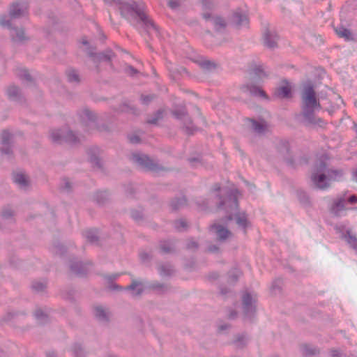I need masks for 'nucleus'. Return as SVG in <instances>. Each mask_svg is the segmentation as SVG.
<instances>
[{"mask_svg":"<svg viewBox=\"0 0 357 357\" xmlns=\"http://www.w3.org/2000/svg\"><path fill=\"white\" fill-rule=\"evenodd\" d=\"M109 6H115L123 18L137 29H143L146 31H158L153 20L145 12V6L142 2L134 0H103Z\"/></svg>","mask_w":357,"mask_h":357,"instance_id":"nucleus-1","label":"nucleus"},{"mask_svg":"<svg viewBox=\"0 0 357 357\" xmlns=\"http://www.w3.org/2000/svg\"><path fill=\"white\" fill-rule=\"evenodd\" d=\"M302 116L304 123L307 126H321L324 121L315 116V112L321 109L319 99L313 86L310 83L304 85L301 92Z\"/></svg>","mask_w":357,"mask_h":357,"instance_id":"nucleus-2","label":"nucleus"},{"mask_svg":"<svg viewBox=\"0 0 357 357\" xmlns=\"http://www.w3.org/2000/svg\"><path fill=\"white\" fill-rule=\"evenodd\" d=\"M342 171L338 169H328L326 164L319 161L314 166L311 175L313 185L319 190H326L331 185V182L338 181L342 176Z\"/></svg>","mask_w":357,"mask_h":357,"instance_id":"nucleus-3","label":"nucleus"},{"mask_svg":"<svg viewBox=\"0 0 357 357\" xmlns=\"http://www.w3.org/2000/svg\"><path fill=\"white\" fill-rule=\"evenodd\" d=\"M227 202H229V208H227V206L225 207L227 220H231L234 219L238 227L245 229L249 222L245 213L238 212V204L237 198L233 192H231L229 195Z\"/></svg>","mask_w":357,"mask_h":357,"instance_id":"nucleus-4","label":"nucleus"},{"mask_svg":"<svg viewBox=\"0 0 357 357\" xmlns=\"http://www.w3.org/2000/svg\"><path fill=\"white\" fill-rule=\"evenodd\" d=\"M242 307L245 318L252 319L256 313L257 296L256 294L245 291L242 294Z\"/></svg>","mask_w":357,"mask_h":357,"instance_id":"nucleus-5","label":"nucleus"},{"mask_svg":"<svg viewBox=\"0 0 357 357\" xmlns=\"http://www.w3.org/2000/svg\"><path fill=\"white\" fill-rule=\"evenodd\" d=\"M50 137L53 142L58 144H61L64 142L70 144H76L79 142L78 137L67 128L52 130L50 132Z\"/></svg>","mask_w":357,"mask_h":357,"instance_id":"nucleus-6","label":"nucleus"},{"mask_svg":"<svg viewBox=\"0 0 357 357\" xmlns=\"http://www.w3.org/2000/svg\"><path fill=\"white\" fill-rule=\"evenodd\" d=\"M132 159L134 162L143 169L153 172H158L161 169L160 167L146 155L134 153L132 155Z\"/></svg>","mask_w":357,"mask_h":357,"instance_id":"nucleus-7","label":"nucleus"},{"mask_svg":"<svg viewBox=\"0 0 357 357\" xmlns=\"http://www.w3.org/2000/svg\"><path fill=\"white\" fill-rule=\"evenodd\" d=\"M87 54L91 58L92 61L97 64L100 62H109L114 56L113 52L110 50H107L104 52L96 53L94 48L87 47L85 50Z\"/></svg>","mask_w":357,"mask_h":357,"instance_id":"nucleus-8","label":"nucleus"},{"mask_svg":"<svg viewBox=\"0 0 357 357\" xmlns=\"http://www.w3.org/2000/svg\"><path fill=\"white\" fill-rule=\"evenodd\" d=\"M0 24L2 26H7L10 29V36L15 42H22L26 40L24 32L21 29H17L11 27L10 22L8 20H6L5 17L0 20Z\"/></svg>","mask_w":357,"mask_h":357,"instance_id":"nucleus-9","label":"nucleus"},{"mask_svg":"<svg viewBox=\"0 0 357 357\" xmlns=\"http://www.w3.org/2000/svg\"><path fill=\"white\" fill-rule=\"evenodd\" d=\"M346 199L347 192L339 195L334 199L331 207V211L335 216L341 215V213L346 210Z\"/></svg>","mask_w":357,"mask_h":357,"instance_id":"nucleus-10","label":"nucleus"},{"mask_svg":"<svg viewBox=\"0 0 357 357\" xmlns=\"http://www.w3.org/2000/svg\"><path fill=\"white\" fill-rule=\"evenodd\" d=\"M27 13V5L25 3H13L9 10L10 16L12 18H19L24 16Z\"/></svg>","mask_w":357,"mask_h":357,"instance_id":"nucleus-11","label":"nucleus"},{"mask_svg":"<svg viewBox=\"0 0 357 357\" xmlns=\"http://www.w3.org/2000/svg\"><path fill=\"white\" fill-rule=\"evenodd\" d=\"M12 135L6 131L3 130L1 135V140L2 144V148L1 151L2 154L10 155L12 154V149L10 146V140L12 139Z\"/></svg>","mask_w":357,"mask_h":357,"instance_id":"nucleus-12","label":"nucleus"},{"mask_svg":"<svg viewBox=\"0 0 357 357\" xmlns=\"http://www.w3.org/2000/svg\"><path fill=\"white\" fill-rule=\"evenodd\" d=\"M202 17L206 20L211 21L217 31H220L222 29H224L226 26L225 21L223 18L218 16L213 17L211 14L208 11L204 12L202 14Z\"/></svg>","mask_w":357,"mask_h":357,"instance_id":"nucleus-13","label":"nucleus"},{"mask_svg":"<svg viewBox=\"0 0 357 357\" xmlns=\"http://www.w3.org/2000/svg\"><path fill=\"white\" fill-rule=\"evenodd\" d=\"M96 317L102 323H107L111 317V312L109 308L104 306H96L94 308Z\"/></svg>","mask_w":357,"mask_h":357,"instance_id":"nucleus-14","label":"nucleus"},{"mask_svg":"<svg viewBox=\"0 0 357 357\" xmlns=\"http://www.w3.org/2000/svg\"><path fill=\"white\" fill-rule=\"evenodd\" d=\"M82 120L86 123V126L90 127V128H95L96 126V115L89 109H84L80 114Z\"/></svg>","mask_w":357,"mask_h":357,"instance_id":"nucleus-15","label":"nucleus"},{"mask_svg":"<svg viewBox=\"0 0 357 357\" xmlns=\"http://www.w3.org/2000/svg\"><path fill=\"white\" fill-rule=\"evenodd\" d=\"M89 264H83L81 261H72L70 268L73 273L75 274L82 276L86 274L89 271Z\"/></svg>","mask_w":357,"mask_h":357,"instance_id":"nucleus-16","label":"nucleus"},{"mask_svg":"<svg viewBox=\"0 0 357 357\" xmlns=\"http://www.w3.org/2000/svg\"><path fill=\"white\" fill-rule=\"evenodd\" d=\"M242 89L245 92H249L253 96H259L264 98H268L265 91H263L259 86H256L252 84H248L245 85Z\"/></svg>","mask_w":357,"mask_h":357,"instance_id":"nucleus-17","label":"nucleus"},{"mask_svg":"<svg viewBox=\"0 0 357 357\" xmlns=\"http://www.w3.org/2000/svg\"><path fill=\"white\" fill-rule=\"evenodd\" d=\"M278 36L274 31L266 30L264 33V45L269 48H274L277 45Z\"/></svg>","mask_w":357,"mask_h":357,"instance_id":"nucleus-18","label":"nucleus"},{"mask_svg":"<svg viewBox=\"0 0 357 357\" xmlns=\"http://www.w3.org/2000/svg\"><path fill=\"white\" fill-rule=\"evenodd\" d=\"M14 182L22 189H26L29 186V179L27 176L22 172L16 173L13 175Z\"/></svg>","mask_w":357,"mask_h":357,"instance_id":"nucleus-19","label":"nucleus"},{"mask_svg":"<svg viewBox=\"0 0 357 357\" xmlns=\"http://www.w3.org/2000/svg\"><path fill=\"white\" fill-rule=\"evenodd\" d=\"M211 229L216 233L220 241L225 240L231 234L227 229L220 225L214 224L211 226Z\"/></svg>","mask_w":357,"mask_h":357,"instance_id":"nucleus-20","label":"nucleus"},{"mask_svg":"<svg viewBox=\"0 0 357 357\" xmlns=\"http://www.w3.org/2000/svg\"><path fill=\"white\" fill-rule=\"evenodd\" d=\"M126 289L131 291L133 296H139L144 291V285L142 282L133 280Z\"/></svg>","mask_w":357,"mask_h":357,"instance_id":"nucleus-21","label":"nucleus"},{"mask_svg":"<svg viewBox=\"0 0 357 357\" xmlns=\"http://www.w3.org/2000/svg\"><path fill=\"white\" fill-rule=\"evenodd\" d=\"M335 31L340 38H344L346 41H351L354 39L350 30L343 26H337L335 28Z\"/></svg>","mask_w":357,"mask_h":357,"instance_id":"nucleus-22","label":"nucleus"},{"mask_svg":"<svg viewBox=\"0 0 357 357\" xmlns=\"http://www.w3.org/2000/svg\"><path fill=\"white\" fill-rule=\"evenodd\" d=\"M233 18L235 23L239 26H246L248 24V18L247 14L241 10H236L234 13Z\"/></svg>","mask_w":357,"mask_h":357,"instance_id":"nucleus-23","label":"nucleus"},{"mask_svg":"<svg viewBox=\"0 0 357 357\" xmlns=\"http://www.w3.org/2000/svg\"><path fill=\"white\" fill-rule=\"evenodd\" d=\"M252 129L259 134H263L268 130V124L264 121L251 120Z\"/></svg>","mask_w":357,"mask_h":357,"instance_id":"nucleus-24","label":"nucleus"},{"mask_svg":"<svg viewBox=\"0 0 357 357\" xmlns=\"http://www.w3.org/2000/svg\"><path fill=\"white\" fill-rule=\"evenodd\" d=\"M173 114L178 119H181L184 121V123H191V120L188 117L186 109L184 107L175 109L173 112Z\"/></svg>","mask_w":357,"mask_h":357,"instance_id":"nucleus-25","label":"nucleus"},{"mask_svg":"<svg viewBox=\"0 0 357 357\" xmlns=\"http://www.w3.org/2000/svg\"><path fill=\"white\" fill-rule=\"evenodd\" d=\"M83 236L91 243H96L98 241V231L89 229L83 232Z\"/></svg>","mask_w":357,"mask_h":357,"instance_id":"nucleus-26","label":"nucleus"},{"mask_svg":"<svg viewBox=\"0 0 357 357\" xmlns=\"http://www.w3.org/2000/svg\"><path fill=\"white\" fill-rule=\"evenodd\" d=\"M160 248L165 254L171 253L175 250L174 243L172 241H163L160 242Z\"/></svg>","mask_w":357,"mask_h":357,"instance_id":"nucleus-27","label":"nucleus"},{"mask_svg":"<svg viewBox=\"0 0 357 357\" xmlns=\"http://www.w3.org/2000/svg\"><path fill=\"white\" fill-rule=\"evenodd\" d=\"M291 94V89L289 86H282L276 89L275 96L278 98H288Z\"/></svg>","mask_w":357,"mask_h":357,"instance_id":"nucleus-28","label":"nucleus"},{"mask_svg":"<svg viewBox=\"0 0 357 357\" xmlns=\"http://www.w3.org/2000/svg\"><path fill=\"white\" fill-rule=\"evenodd\" d=\"M7 94L10 99L13 100H20V90L16 86H10L7 90Z\"/></svg>","mask_w":357,"mask_h":357,"instance_id":"nucleus-29","label":"nucleus"},{"mask_svg":"<svg viewBox=\"0 0 357 357\" xmlns=\"http://www.w3.org/2000/svg\"><path fill=\"white\" fill-rule=\"evenodd\" d=\"M279 153L284 157L289 151V143L284 140H280L277 146Z\"/></svg>","mask_w":357,"mask_h":357,"instance_id":"nucleus-30","label":"nucleus"},{"mask_svg":"<svg viewBox=\"0 0 357 357\" xmlns=\"http://www.w3.org/2000/svg\"><path fill=\"white\" fill-rule=\"evenodd\" d=\"M119 111L120 112H126V113H130V114H132L135 115H137L138 114L135 107H133L132 105H130L127 102H123L120 106Z\"/></svg>","mask_w":357,"mask_h":357,"instance_id":"nucleus-31","label":"nucleus"},{"mask_svg":"<svg viewBox=\"0 0 357 357\" xmlns=\"http://www.w3.org/2000/svg\"><path fill=\"white\" fill-rule=\"evenodd\" d=\"M72 353L74 357H85L86 352L79 344H75L72 347Z\"/></svg>","mask_w":357,"mask_h":357,"instance_id":"nucleus-32","label":"nucleus"},{"mask_svg":"<svg viewBox=\"0 0 357 357\" xmlns=\"http://www.w3.org/2000/svg\"><path fill=\"white\" fill-rule=\"evenodd\" d=\"M199 64L202 68L206 70H212L217 66L216 63L207 59H202L199 61Z\"/></svg>","mask_w":357,"mask_h":357,"instance_id":"nucleus-33","label":"nucleus"},{"mask_svg":"<svg viewBox=\"0 0 357 357\" xmlns=\"http://www.w3.org/2000/svg\"><path fill=\"white\" fill-rule=\"evenodd\" d=\"M47 283L45 280L33 281L31 284V288L36 292H41L46 288Z\"/></svg>","mask_w":357,"mask_h":357,"instance_id":"nucleus-34","label":"nucleus"},{"mask_svg":"<svg viewBox=\"0 0 357 357\" xmlns=\"http://www.w3.org/2000/svg\"><path fill=\"white\" fill-rule=\"evenodd\" d=\"M186 204V199L184 197L174 199L171 202V206L174 210H178Z\"/></svg>","mask_w":357,"mask_h":357,"instance_id":"nucleus-35","label":"nucleus"},{"mask_svg":"<svg viewBox=\"0 0 357 357\" xmlns=\"http://www.w3.org/2000/svg\"><path fill=\"white\" fill-rule=\"evenodd\" d=\"M345 241L354 250H357V238L353 236L349 231L344 235Z\"/></svg>","mask_w":357,"mask_h":357,"instance_id":"nucleus-36","label":"nucleus"},{"mask_svg":"<svg viewBox=\"0 0 357 357\" xmlns=\"http://www.w3.org/2000/svg\"><path fill=\"white\" fill-rule=\"evenodd\" d=\"M248 343V337L245 335H239L234 340V344L236 348H243Z\"/></svg>","mask_w":357,"mask_h":357,"instance_id":"nucleus-37","label":"nucleus"},{"mask_svg":"<svg viewBox=\"0 0 357 357\" xmlns=\"http://www.w3.org/2000/svg\"><path fill=\"white\" fill-rule=\"evenodd\" d=\"M68 79L70 82H76L78 83L79 82V77L77 72L74 69H69L66 72Z\"/></svg>","mask_w":357,"mask_h":357,"instance_id":"nucleus-38","label":"nucleus"},{"mask_svg":"<svg viewBox=\"0 0 357 357\" xmlns=\"http://www.w3.org/2000/svg\"><path fill=\"white\" fill-rule=\"evenodd\" d=\"M253 73L255 78L257 79H262L264 77H266L267 75L265 73L263 67L261 66H256L253 69Z\"/></svg>","mask_w":357,"mask_h":357,"instance_id":"nucleus-39","label":"nucleus"},{"mask_svg":"<svg viewBox=\"0 0 357 357\" xmlns=\"http://www.w3.org/2000/svg\"><path fill=\"white\" fill-rule=\"evenodd\" d=\"M36 319L41 324L45 323L47 319V316L41 309L36 310L34 313Z\"/></svg>","mask_w":357,"mask_h":357,"instance_id":"nucleus-40","label":"nucleus"},{"mask_svg":"<svg viewBox=\"0 0 357 357\" xmlns=\"http://www.w3.org/2000/svg\"><path fill=\"white\" fill-rule=\"evenodd\" d=\"M13 211L9 208L6 207L3 208L1 213V217L5 220H9L13 218Z\"/></svg>","mask_w":357,"mask_h":357,"instance_id":"nucleus-41","label":"nucleus"},{"mask_svg":"<svg viewBox=\"0 0 357 357\" xmlns=\"http://www.w3.org/2000/svg\"><path fill=\"white\" fill-rule=\"evenodd\" d=\"M158 271L161 275L167 276L170 275L172 273L173 270L167 265H162L159 267Z\"/></svg>","mask_w":357,"mask_h":357,"instance_id":"nucleus-42","label":"nucleus"},{"mask_svg":"<svg viewBox=\"0 0 357 357\" xmlns=\"http://www.w3.org/2000/svg\"><path fill=\"white\" fill-rule=\"evenodd\" d=\"M108 196V193L106 191L97 192L96 195V199L97 202L100 204H104L105 201L107 199Z\"/></svg>","mask_w":357,"mask_h":357,"instance_id":"nucleus-43","label":"nucleus"},{"mask_svg":"<svg viewBox=\"0 0 357 357\" xmlns=\"http://www.w3.org/2000/svg\"><path fill=\"white\" fill-rule=\"evenodd\" d=\"M174 227L178 231H183L187 227V222L185 220H178L174 222Z\"/></svg>","mask_w":357,"mask_h":357,"instance_id":"nucleus-44","label":"nucleus"},{"mask_svg":"<svg viewBox=\"0 0 357 357\" xmlns=\"http://www.w3.org/2000/svg\"><path fill=\"white\" fill-rule=\"evenodd\" d=\"M162 111L160 109L154 114L153 117L147 120V122L149 123L155 124L158 122V121L159 119H162Z\"/></svg>","mask_w":357,"mask_h":357,"instance_id":"nucleus-45","label":"nucleus"},{"mask_svg":"<svg viewBox=\"0 0 357 357\" xmlns=\"http://www.w3.org/2000/svg\"><path fill=\"white\" fill-rule=\"evenodd\" d=\"M52 251L56 255H63L65 252V248L60 243H56L52 248Z\"/></svg>","mask_w":357,"mask_h":357,"instance_id":"nucleus-46","label":"nucleus"},{"mask_svg":"<svg viewBox=\"0 0 357 357\" xmlns=\"http://www.w3.org/2000/svg\"><path fill=\"white\" fill-rule=\"evenodd\" d=\"M303 352L305 356L314 355L317 353V349L310 345H305Z\"/></svg>","mask_w":357,"mask_h":357,"instance_id":"nucleus-47","label":"nucleus"},{"mask_svg":"<svg viewBox=\"0 0 357 357\" xmlns=\"http://www.w3.org/2000/svg\"><path fill=\"white\" fill-rule=\"evenodd\" d=\"M202 9L210 10L213 8V3L211 0H202Z\"/></svg>","mask_w":357,"mask_h":357,"instance_id":"nucleus-48","label":"nucleus"},{"mask_svg":"<svg viewBox=\"0 0 357 357\" xmlns=\"http://www.w3.org/2000/svg\"><path fill=\"white\" fill-rule=\"evenodd\" d=\"M241 275V272L238 269L235 268L229 273V278L232 280V281L235 282L238 279Z\"/></svg>","mask_w":357,"mask_h":357,"instance_id":"nucleus-49","label":"nucleus"},{"mask_svg":"<svg viewBox=\"0 0 357 357\" xmlns=\"http://www.w3.org/2000/svg\"><path fill=\"white\" fill-rule=\"evenodd\" d=\"M154 98H155V96L152 95V94L142 95V96H141L142 102L144 105L149 104Z\"/></svg>","mask_w":357,"mask_h":357,"instance_id":"nucleus-50","label":"nucleus"},{"mask_svg":"<svg viewBox=\"0 0 357 357\" xmlns=\"http://www.w3.org/2000/svg\"><path fill=\"white\" fill-rule=\"evenodd\" d=\"M18 76L21 78H24L26 80H31V75L29 74L28 71L26 69H20L19 70Z\"/></svg>","mask_w":357,"mask_h":357,"instance_id":"nucleus-51","label":"nucleus"},{"mask_svg":"<svg viewBox=\"0 0 357 357\" xmlns=\"http://www.w3.org/2000/svg\"><path fill=\"white\" fill-rule=\"evenodd\" d=\"M298 197L302 203H307L308 202V197L305 192H298Z\"/></svg>","mask_w":357,"mask_h":357,"instance_id":"nucleus-52","label":"nucleus"},{"mask_svg":"<svg viewBox=\"0 0 357 357\" xmlns=\"http://www.w3.org/2000/svg\"><path fill=\"white\" fill-rule=\"evenodd\" d=\"M187 248L190 250L197 249L198 248L197 243L193 239H190L187 243Z\"/></svg>","mask_w":357,"mask_h":357,"instance_id":"nucleus-53","label":"nucleus"},{"mask_svg":"<svg viewBox=\"0 0 357 357\" xmlns=\"http://www.w3.org/2000/svg\"><path fill=\"white\" fill-rule=\"evenodd\" d=\"M346 203H348L350 204H356L357 203V195H351L349 197L347 195Z\"/></svg>","mask_w":357,"mask_h":357,"instance_id":"nucleus-54","label":"nucleus"},{"mask_svg":"<svg viewBox=\"0 0 357 357\" xmlns=\"http://www.w3.org/2000/svg\"><path fill=\"white\" fill-rule=\"evenodd\" d=\"M168 6L172 9H176L179 6V2L178 0H169L168 1Z\"/></svg>","mask_w":357,"mask_h":357,"instance_id":"nucleus-55","label":"nucleus"},{"mask_svg":"<svg viewBox=\"0 0 357 357\" xmlns=\"http://www.w3.org/2000/svg\"><path fill=\"white\" fill-rule=\"evenodd\" d=\"M62 188L63 190H65L66 192H69L71 189L70 182L67 179H64L63 180V186L62 187Z\"/></svg>","mask_w":357,"mask_h":357,"instance_id":"nucleus-56","label":"nucleus"},{"mask_svg":"<svg viewBox=\"0 0 357 357\" xmlns=\"http://www.w3.org/2000/svg\"><path fill=\"white\" fill-rule=\"evenodd\" d=\"M126 72L130 75H134L137 73V70L132 66H129L126 68Z\"/></svg>","mask_w":357,"mask_h":357,"instance_id":"nucleus-57","label":"nucleus"},{"mask_svg":"<svg viewBox=\"0 0 357 357\" xmlns=\"http://www.w3.org/2000/svg\"><path fill=\"white\" fill-rule=\"evenodd\" d=\"M139 257L142 261H146L149 259L150 256L148 253H146L144 252H141L139 253Z\"/></svg>","mask_w":357,"mask_h":357,"instance_id":"nucleus-58","label":"nucleus"},{"mask_svg":"<svg viewBox=\"0 0 357 357\" xmlns=\"http://www.w3.org/2000/svg\"><path fill=\"white\" fill-rule=\"evenodd\" d=\"M281 284V280L280 279H277L273 281V284H272V289L273 290H275L276 289H280V285Z\"/></svg>","mask_w":357,"mask_h":357,"instance_id":"nucleus-59","label":"nucleus"},{"mask_svg":"<svg viewBox=\"0 0 357 357\" xmlns=\"http://www.w3.org/2000/svg\"><path fill=\"white\" fill-rule=\"evenodd\" d=\"M129 140L132 144H137V143H139V142H140L139 137L137 135L130 136L129 137Z\"/></svg>","mask_w":357,"mask_h":357,"instance_id":"nucleus-60","label":"nucleus"},{"mask_svg":"<svg viewBox=\"0 0 357 357\" xmlns=\"http://www.w3.org/2000/svg\"><path fill=\"white\" fill-rule=\"evenodd\" d=\"M91 161L96 164L98 167H100V162L98 158L96 155H91Z\"/></svg>","mask_w":357,"mask_h":357,"instance_id":"nucleus-61","label":"nucleus"},{"mask_svg":"<svg viewBox=\"0 0 357 357\" xmlns=\"http://www.w3.org/2000/svg\"><path fill=\"white\" fill-rule=\"evenodd\" d=\"M330 356L331 357H341L342 354L340 351L333 349L331 351Z\"/></svg>","mask_w":357,"mask_h":357,"instance_id":"nucleus-62","label":"nucleus"},{"mask_svg":"<svg viewBox=\"0 0 357 357\" xmlns=\"http://www.w3.org/2000/svg\"><path fill=\"white\" fill-rule=\"evenodd\" d=\"M131 215L132 218L135 220H139L142 218V215L135 211H132Z\"/></svg>","mask_w":357,"mask_h":357,"instance_id":"nucleus-63","label":"nucleus"},{"mask_svg":"<svg viewBox=\"0 0 357 357\" xmlns=\"http://www.w3.org/2000/svg\"><path fill=\"white\" fill-rule=\"evenodd\" d=\"M14 314L13 313H8L6 317L4 318V320L6 321H8L9 320H10L11 319H13L14 317Z\"/></svg>","mask_w":357,"mask_h":357,"instance_id":"nucleus-64","label":"nucleus"}]
</instances>
